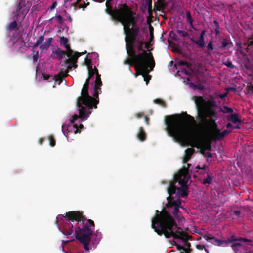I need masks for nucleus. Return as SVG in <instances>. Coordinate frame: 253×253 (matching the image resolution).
<instances>
[{"label":"nucleus","mask_w":253,"mask_h":253,"mask_svg":"<svg viewBox=\"0 0 253 253\" xmlns=\"http://www.w3.org/2000/svg\"><path fill=\"white\" fill-rule=\"evenodd\" d=\"M64 218L60 227V231L65 235H70L75 226L76 238L84 245V250L88 251V246L93 232L91 228L95 227L94 221L91 219H86L83 213L79 211L66 212Z\"/></svg>","instance_id":"f257e3e1"},{"label":"nucleus","mask_w":253,"mask_h":253,"mask_svg":"<svg viewBox=\"0 0 253 253\" xmlns=\"http://www.w3.org/2000/svg\"><path fill=\"white\" fill-rule=\"evenodd\" d=\"M187 169L184 168L179 174H175L173 181L169 182L167 188L169 196L167 198L168 202L166 206L169 211L173 208V210L171 211L172 213L179 222L183 218L179 211V208L183 207L181 205L182 200L179 195L185 198L187 197L189 193L187 183L189 176H187Z\"/></svg>","instance_id":"f03ea898"},{"label":"nucleus","mask_w":253,"mask_h":253,"mask_svg":"<svg viewBox=\"0 0 253 253\" xmlns=\"http://www.w3.org/2000/svg\"><path fill=\"white\" fill-rule=\"evenodd\" d=\"M106 12L123 26L124 32H127L132 40H134L140 31V26L136 20V13L126 4L119 5L118 8L113 10L110 5L106 6Z\"/></svg>","instance_id":"7ed1b4c3"},{"label":"nucleus","mask_w":253,"mask_h":253,"mask_svg":"<svg viewBox=\"0 0 253 253\" xmlns=\"http://www.w3.org/2000/svg\"><path fill=\"white\" fill-rule=\"evenodd\" d=\"M185 118L180 114L168 116L166 118V130L170 137L177 141L188 139L190 126L196 122L194 118L185 112Z\"/></svg>","instance_id":"20e7f679"},{"label":"nucleus","mask_w":253,"mask_h":253,"mask_svg":"<svg viewBox=\"0 0 253 253\" xmlns=\"http://www.w3.org/2000/svg\"><path fill=\"white\" fill-rule=\"evenodd\" d=\"M195 103L197 117L202 125L213 130V133L219 130L216 122L218 113L215 108L218 107V105L213 98L206 101L202 96L195 97Z\"/></svg>","instance_id":"39448f33"},{"label":"nucleus","mask_w":253,"mask_h":253,"mask_svg":"<svg viewBox=\"0 0 253 253\" xmlns=\"http://www.w3.org/2000/svg\"><path fill=\"white\" fill-rule=\"evenodd\" d=\"M126 40V48L129 58L126 62L127 64L135 65L136 75H139L143 76L146 72L148 73L155 67V64L153 55L151 52L147 53L146 51L137 54L132 43H128Z\"/></svg>","instance_id":"423d86ee"},{"label":"nucleus","mask_w":253,"mask_h":253,"mask_svg":"<svg viewBox=\"0 0 253 253\" xmlns=\"http://www.w3.org/2000/svg\"><path fill=\"white\" fill-rule=\"evenodd\" d=\"M159 225L161 230H158L157 232L159 235L164 234L166 238L172 237L174 239H181L184 241L187 249L190 248L191 244L188 241L191 239L192 236L184 232L181 228L178 227L176 221L164 212L161 217Z\"/></svg>","instance_id":"0eeeda50"},{"label":"nucleus","mask_w":253,"mask_h":253,"mask_svg":"<svg viewBox=\"0 0 253 253\" xmlns=\"http://www.w3.org/2000/svg\"><path fill=\"white\" fill-rule=\"evenodd\" d=\"M89 85L87 84H84L81 91V95L77 99V106L78 108L79 115L74 114L72 116V119L70 120L72 124H74L78 118L82 120L86 119L91 113V111H88L87 109L89 99H93L92 97L89 95Z\"/></svg>","instance_id":"6e6552de"},{"label":"nucleus","mask_w":253,"mask_h":253,"mask_svg":"<svg viewBox=\"0 0 253 253\" xmlns=\"http://www.w3.org/2000/svg\"><path fill=\"white\" fill-rule=\"evenodd\" d=\"M102 85V82L101 79V75L100 74L97 75V77L94 81V84L93 86V93L92 94V100L89 99L88 104L87 107V109L88 111H91L92 109H96L97 108V104L99 102V94L101 93V87Z\"/></svg>","instance_id":"1a4fd4ad"},{"label":"nucleus","mask_w":253,"mask_h":253,"mask_svg":"<svg viewBox=\"0 0 253 253\" xmlns=\"http://www.w3.org/2000/svg\"><path fill=\"white\" fill-rule=\"evenodd\" d=\"M204 238L207 241L215 245L218 246H228L229 244L239 242H250V240L245 238H236L234 235L231 236L227 240L218 239L215 237L211 236L210 235H205Z\"/></svg>","instance_id":"9d476101"},{"label":"nucleus","mask_w":253,"mask_h":253,"mask_svg":"<svg viewBox=\"0 0 253 253\" xmlns=\"http://www.w3.org/2000/svg\"><path fill=\"white\" fill-rule=\"evenodd\" d=\"M140 25V24H139ZM140 27V26H139ZM140 32V31H139ZM125 34L126 35L125 38L126 37L127 38V42L128 43H132L133 45L134 49L136 50L137 49L139 52L145 51L143 49V46L145 45V48L146 49H148L149 45L147 42H145L144 37L143 35H139V33H138V35L135 37V39L132 40L131 38L128 36L127 32H124ZM147 52V51H146Z\"/></svg>","instance_id":"9b49d317"},{"label":"nucleus","mask_w":253,"mask_h":253,"mask_svg":"<svg viewBox=\"0 0 253 253\" xmlns=\"http://www.w3.org/2000/svg\"><path fill=\"white\" fill-rule=\"evenodd\" d=\"M31 6L32 2L30 0H20L16 11L13 12L15 14L14 18L17 20H23Z\"/></svg>","instance_id":"f8f14e48"},{"label":"nucleus","mask_w":253,"mask_h":253,"mask_svg":"<svg viewBox=\"0 0 253 253\" xmlns=\"http://www.w3.org/2000/svg\"><path fill=\"white\" fill-rule=\"evenodd\" d=\"M168 210L163 209L161 211H159L158 210L156 211V215L155 217L152 218L151 220V226L153 229H154L155 231L157 233V232H158V230H161V227H160L159 224L160 223V218L162 215V213L164 212V213H167L169 216H170L174 221H176V220L177 219L175 218V216L173 215L172 216L171 214L170 213V212H171V211L173 210V209H171V211H169V209L167 208Z\"/></svg>","instance_id":"ddd939ff"},{"label":"nucleus","mask_w":253,"mask_h":253,"mask_svg":"<svg viewBox=\"0 0 253 253\" xmlns=\"http://www.w3.org/2000/svg\"><path fill=\"white\" fill-rule=\"evenodd\" d=\"M252 241L233 243L231 247L235 253H249L251 250Z\"/></svg>","instance_id":"4468645a"},{"label":"nucleus","mask_w":253,"mask_h":253,"mask_svg":"<svg viewBox=\"0 0 253 253\" xmlns=\"http://www.w3.org/2000/svg\"><path fill=\"white\" fill-rule=\"evenodd\" d=\"M85 53L86 51L84 52H74V53H72L71 56H68V59L64 61V63L65 64H71L72 68L75 69L78 67L77 62L79 57Z\"/></svg>","instance_id":"2eb2a0df"},{"label":"nucleus","mask_w":253,"mask_h":253,"mask_svg":"<svg viewBox=\"0 0 253 253\" xmlns=\"http://www.w3.org/2000/svg\"><path fill=\"white\" fill-rule=\"evenodd\" d=\"M66 55L68 57V53L66 51H64L59 47L52 50V53L50 56L52 59H58L61 60L64 55Z\"/></svg>","instance_id":"dca6fc26"},{"label":"nucleus","mask_w":253,"mask_h":253,"mask_svg":"<svg viewBox=\"0 0 253 253\" xmlns=\"http://www.w3.org/2000/svg\"><path fill=\"white\" fill-rule=\"evenodd\" d=\"M206 32L205 30H202L197 40H195L193 38H190L191 42L197 45L200 48H203L205 46V36Z\"/></svg>","instance_id":"f3484780"},{"label":"nucleus","mask_w":253,"mask_h":253,"mask_svg":"<svg viewBox=\"0 0 253 253\" xmlns=\"http://www.w3.org/2000/svg\"><path fill=\"white\" fill-rule=\"evenodd\" d=\"M68 39L67 38L64 36L60 37V43L61 45H63L68 53V56H71L72 53H74V51L71 49L70 45L68 44Z\"/></svg>","instance_id":"a211bd4d"},{"label":"nucleus","mask_w":253,"mask_h":253,"mask_svg":"<svg viewBox=\"0 0 253 253\" xmlns=\"http://www.w3.org/2000/svg\"><path fill=\"white\" fill-rule=\"evenodd\" d=\"M232 130L228 131L227 130H224L222 132H220V130H218L217 132H215L212 134V139L213 140H219L223 138L229 133H231Z\"/></svg>","instance_id":"6ab92c4d"},{"label":"nucleus","mask_w":253,"mask_h":253,"mask_svg":"<svg viewBox=\"0 0 253 253\" xmlns=\"http://www.w3.org/2000/svg\"><path fill=\"white\" fill-rule=\"evenodd\" d=\"M227 119L229 121L232 122L234 124H241L243 121L239 117V114L237 113H232L227 116Z\"/></svg>","instance_id":"aec40b11"},{"label":"nucleus","mask_w":253,"mask_h":253,"mask_svg":"<svg viewBox=\"0 0 253 253\" xmlns=\"http://www.w3.org/2000/svg\"><path fill=\"white\" fill-rule=\"evenodd\" d=\"M194 151L195 150L192 148L186 149L185 150V156L183 158L182 162L183 163H187V162L190 159Z\"/></svg>","instance_id":"412c9836"},{"label":"nucleus","mask_w":253,"mask_h":253,"mask_svg":"<svg viewBox=\"0 0 253 253\" xmlns=\"http://www.w3.org/2000/svg\"><path fill=\"white\" fill-rule=\"evenodd\" d=\"M53 39L52 38H48L46 39V41L44 42L43 44L41 45L40 46V49L42 52L44 51V50H47L48 48L52 44Z\"/></svg>","instance_id":"4be33fe9"},{"label":"nucleus","mask_w":253,"mask_h":253,"mask_svg":"<svg viewBox=\"0 0 253 253\" xmlns=\"http://www.w3.org/2000/svg\"><path fill=\"white\" fill-rule=\"evenodd\" d=\"M138 139L141 141H144L146 139V134L143 130L142 127L139 129V132L137 134Z\"/></svg>","instance_id":"5701e85b"},{"label":"nucleus","mask_w":253,"mask_h":253,"mask_svg":"<svg viewBox=\"0 0 253 253\" xmlns=\"http://www.w3.org/2000/svg\"><path fill=\"white\" fill-rule=\"evenodd\" d=\"M246 45L247 52H249L250 50L253 51V36L251 37L247 41Z\"/></svg>","instance_id":"b1692460"},{"label":"nucleus","mask_w":253,"mask_h":253,"mask_svg":"<svg viewBox=\"0 0 253 253\" xmlns=\"http://www.w3.org/2000/svg\"><path fill=\"white\" fill-rule=\"evenodd\" d=\"M186 21L188 23H189L190 25V27L192 28L193 29L195 30V28L194 27L193 22V19L192 18V16L191 15L190 12L189 10L186 11Z\"/></svg>","instance_id":"393cba45"},{"label":"nucleus","mask_w":253,"mask_h":253,"mask_svg":"<svg viewBox=\"0 0 253 253\" xmlns=\"http://www.w3.org/2000/svg\"><path fill=\"white\" fill-rule=\"evenodd\" d=\"M66 76H65V74L63 73H59L58 74L55 75L54 78L56 81H59L58 84H60L63 81L64 78Z\"/></svg>","instance_id":"a878e982"},{"label":"nucleus","mask_w":253,"mask_h":253,"mask_svg":"<svg viewBox=\"0 0 253 253\" xmlns=\"http://www.w3.org/2000/svg\"><path fill=\"white\" fill-rule=\"evenodd\" d=\"M221 47L223 48H225L227 46H228L229 45L231 44V42L230 40L227 39V38H223L222 41H221Z\"/></svg>","instance_id":"bb28decb"},{"label":"nucleus","mask_w":253,"mask_h":253,"mask_svg":"<svg viewBox=\"0 0 253 253\" xmlns=\"http://www.w3.org/2000/svg\"><path fill=\"white\" fill-rule=\"evenodd\" d=\"M220 111L223 113H232L234 110L232 108L227 106H223L222 107L220 108Z\"/></svg>","instance_id":"cd10ccee"},{"label":"nucleus","mask_w":253,"mask_h":253,"mask_svg":"<svg viewBox=\"0 0 253 253\" xmlns=\"http://www.w3.org/2000/svg\"><path fill=\"white\" fill-rule=\"evenodd\" d=\"M44 37L43 35L41 36L39 39L37 40L33 46V48H36L40 44L42 43L44 41Z\"/></svg>","instance_id":"c85d7f7f"},{"label":"nucleus","mask_w":253,"mask_h":253,"mask_svg":"<svg viewBox=\"0 0 253 253\" xmlns=\"http://www.w3.org/2000/svg\"><path fill=\"white\" fill-rule=\"evenodd\" d=\"M212 180H213V177L208 174L207 177L203 179L202 183L203 184H211Z\"/></svg>","instance_id":"c756f323"},{"label":"nucleus","mask_w":253,"mask_h":253,"mask_svg":"<svg viewBox=\"0 0 253 253\" xmlns=\"http://www.w3.org/2000/svg\"><path fill=\"white\" fill-rule=\"evenodd\" d=\"M219 24L217 21L214 20L213 21V28L215 31L216 36L219 35L220 32L219 31Z\"/></svg>","instance_id":"7c9ffc66"},{"label":"nucleus","mask_w":253,"mask_h":253,"mask_svg":"<svg viewBox=\"0 0 253 253\" xmlns=\"http://www.w3.org/2000/svg\"><path fill=\"white\" fill-rule=\"evenodd\" d=\"M88 70V76H90L91 79L96 74V77H97V74H99L97 69L95 67L94 69L92 68H89Z\"/></svg>","instance_id":"2f4dec72"},{"label":"nucleus","mask_w":253,"mask_h":253,"mask_svg":"<svg viewBox=\"0 0 253 253\" xmlns=\"http://www.w3.org/2000/svg\"><path fill=\"white\" fill-rule=\"evenodd\" d=\"M14 21L11 22L8 25V29L10 30H13L16 28H17V21H18L17 20H15L14 18Z\"/></svg>","instance_id":"473e14b6"},{"label":"nucleus","mask_w":253,"mask_h":253,"mask_svg":"<svg viewBox=\"0 0 253 253\" xmlns=\"http://www.w3.org/2000/svg\"><path fill=\"white\" fill-rule=\"evenodd\" d=\"M73 127L75 128V130L74 131V133L77 134L78 133L80 132V129H82L84 127V126L82 124H80L79 126H78V124H74L73 125Z\"/></svg>","instance_id":"72a5a7b5"},{"label":"nucleus","mask_w":253,"mask_h":253,"mask_svg":"<svg viewBox=\"0 0 253 253\" xmlns=\"http://www.w3.org/2000/svg\"><path fill=\"white\" fill-rule=\"evenodd\" d=\"M154 102L157 104L161 105L163 107H166V103L163 100L161 99H156L154 100Z\"/></svg>","instance_id":"f704fd0d"},{"label":"nucleus","mask_w":253,"mask_h":253,"mask_svg":"<svg viewBox=\"0 0 253 253\" xmlns=\"http://www.w3.org/2000/svg\"><path fill=\"white\" fill-rule=\"evenodd\" d=\"M203 150H208V151H211V146L210 142H207L203 144Z\"/></svg>","instance_id":"c9c22d12"},{"label":"nucleus","mask_w":253,"mask_h":253,"mask_svg":"<svg viewBox=\"0 0 253 253\" xmlns=\"http://www.w3.org/2000/svg\"><path fill=\"white\" fill-rule=\"evenodd\" d=\"M48 139L50 141V145L51 147H54L55 145L56 144V141L52 135H49L48 137Z\"/></svg>","instance_id":"e433bc0d"},{"label":"nucleus","mask_w":253,"mask_h":253,"mask_svg":"<svg viewBox=\"0 0 253 253\" xmlns=\"http://www.w3.org/2000/svg\"><path fill=\"white\" fill-rule=\"evenodd\" d=\"M144 80L146 82V85L148 84V82L151 79V76L149 75L148 73H146V72L143 75Z\"/></svg>","instance_id":"4c0bfd02"},{"label":"nucleus","mask_w":253,"mask_h":253,"mask_svg":"<svg viewBox=\"0 0 253 253\" xmlns=\"http://www.w3.org/2000/svg\"><path fill=\"white\" fill-rule=\"evenodd\" d=\"M149 30L150 35V41H152L153 40L154 37L153 34L154 28L152 27L151 25H150L149 26Z\"/></svg>","instance_id":"58836bf2"},{"label":"nucleus","mask_w":253,"mask_h":253,"mask_svg":"<svg viewBox=\"0 0 253 253\" xmlns=\"http://www.w3.org/2000/svg\"><path fill=\"white\" fill-rule=\"evenodd\" d=\"M55 18L57 22L60 25H62L63 24V19L61 15H56L55 16Z\"/></svg>","instance_id":"ea45409f"},{"label":"nucleus","mask_w":253,"mask_h":253,"mask_svg":"<svg viewBox=\"0 0 253 253\" xmlns=\"http://www.w3.org/2000/svg\"><path fill=\"white\" fill-rule=\"evenodd\" d=\"M207 49L209 51H212L213 50V46L212 43V41L211 40L209 41L207 46Z\"/></svg>","instance_id":"a19ab883"},{"label":"nucleus","mask_w":253,"mask_h":253,"mask_svg":"<svg viewBox=\"0 0 253 253\" xmlns=\"http://www.w3.org/2000/svg\"><path fill=\"white\" fill-rule=\"evenodd\" d=\"M223 64L226 65L227 67L230 68L231 69H234L235 67L232 64V62L230 60H228L225 62H224Z\"/></svg>","instance_id":"79ce46f5"},{"label":"nucleus","mask_w":253,"mask_h":253,"mask_svg":"<svg viewBox=\"0 0 253 253\" xmlns=\"http://www.w3.org/2000/svg\"><path fill=\"white\" fill-rule=\"evenodd\" d=\"M178 65L180 66H186L188 68H189L191 66V64L190 63L183 60L179 61L178 62Z\"/></svg>","instance_id":"37998d69"},{"label":"nucleus","mask_w":253,"mask_h":253,"mask_svg":"<svg viewBox=\"0 0 253 253\" xmlns=\"http://www.w3.org/2000/svg\"><path fill=\"white\" fill-rule=\"evenodd\" d=\"M84 61L85 64L87 66L88 69L92 68L91 59H88L86 57Z\"/></svg>","instance_id":"c03bdc74"},{"label":"nucleus","mask_w":253,"mask_h":253,"mask_svg":"<svg viewBox=\"0 0 253 253\" xmlns=\"http://www.w3.org/2000/svg\"><path fill=\"white\" fill-rule=\"evenodd\" d=\"M177 33L181 35L183 37H187L188 35V34L187 32L180 30H177Z\"/></svg>","instance_id":"a18cd8bd"},{"label":"nucleus","mask_w":253,"mask_h":253,"mask_svg":"<svg viewBox=\"0 0 253 253\" xmlns=\"http://www.w3.org/2000/svg\"><path fill=\"white\" fill-rule=\"evenodd\" d=\"M201 153L203 155H204L205 157H208V158H211L212 157V154L210 152H205L204 150H201Z\"/></svg>","instance_id":"49530a36"},{"label":"nucleus","mask_w":253,"mask_h":253,"mask_svg":"<svg viewBox=\"0 0 253 253\" xmlns=\"http://www.w3.org/2000/svg\"><path fill=\"white\" fill-rule=\"evenodd\" d=\"M175 245L176 246L177 249L179 251L181 250H183L185 252H187V251H188V249H187L185 247L182 246L179 244H176Z\"/></svg>","instance_id":"de8ad7c7"},{"label":"nucleus","mask_w":253,"mask_h":253,"mask_svg":"<svg viewBox=\"0 0 253 253\" xmlns=\"http://www.w3.org/2000/svg\"><path fill=\"white\" fill-rule=\"evenodd\" d=\"M64 16L66 17L67 21L70 23L72 22V18L71 16L69 14H68L66 11H65Z\"/></svg>","instance_id":"09e8293b"},{"label":"nucleus","mask_w":253,"mask_h":253,"mask_svg":"<svg viewBox=\"0 0 253 253\" xmlns=\"http://www.w3.org/2000/svg\"><path fill=\"white\" fill-rule=\"evenodd\" d=\"M38 57H39V52L37 51L36 53L33 56V61L34 63L38 61Z\"/></svg>","instance_id":"8fccbe9b"},{"label":"nucleus","mask_w":253,"mask_h":253,"mask_svg":"<svg viewBox=\"0 0 253 253\" xmlns=\"http://www.w3.org/2000/svg\"><path fill=\"white\" fill-rule=\"evenodd\" d=\"M89 4H90L89 2H87L84 3L83 4H80L79 8H82L83 10H84L85 8H86L87 6H88L89 5Z\"/></svg>","instance_id":"3c124183"},{"label":"nucleus","mask_w":253,"mask_h":253,"mask_svg":"<svg viewBox=\"0 0 253 253\" xmlns=\"http://www.w3.org/2000/svg\"><path fill=\"white\" fill-rule=\"evenodd\" d=\"M72 66L71 65V64H69V65L67 66V69L65 71V73H64L65 74V76H68V73L72 70Z\"/></svg>","instance_id":"603ef678"},{"label":"nucleus","mask_w":253,"mask_h":253,"mask_svg":"<svg viewBox=\"0 0 253 253\" xmlns=\"http://www.w3.org/2000/svg\"><path fill=\"white\" fill-rule=\"evenodd\" d=\"M193 86L195 88L198 89L200 90H202L204 89V87L202 85H193Z\"/></svg>","instance_id":"864d4df0"},{"label":"nucleus","mask_w":253,"mask_h":253,"mask_svg":"<svg viewBox=\"0 0 253 253\" xmlns=\"http://www.w3.org/2000/svg\"><path fill=\"white\" fill-rule=\"evenodd\" d=\"M190 165H191V164H190L187 163V167H185V166H184V167H183L182 168V169H180V170H179V172H178L177 174H179L180 173V171H181V170H183V169H184V168H185V169H187V170H188V173H189V167H190ZM187 176H188V173H187Z\"/></svg>","instance_id":"5fc2aeb1"},{"label":"nucleus","mask_w":253,"mask_h":253,"mask_svg":"<svg viewBox=\"0 0 253 253\" xmlns=\"http://www.w3.org/2000/svg\"><path fill=\"white\" fill-rule=\"evenodd\" d=\"M227 92H226L224 94H221L218 95V97L223 100V99H224L227 97Z\"/></svg>","instance_id":"6e6d98bb"},{"label":"nucleus","mask_w":253,"mask_h":253,"mask_svg":"<svg viewBox=\"0 0 253 253\" xmlns=\"http://www.w3.org/2000/svg\"><path fill=\"white\" fill-rule=\"evenodd\" d=\"M197 168L198 169H202L203 170H206V169L208 168V166L204 165L202 167H200L199 166H198Z\"/></svg>","instance_id":"4d7b16f0"},{"label":"nucleus","mask_w":253,"mask_h":253,"mask_svg":"<svg viewBox=\"0 0 253 253\" xmlns=\"http://www.w3.org/2000/svg\"><path fill=\"white\" fill-rule=\"evenodd\" d=\"M241 213V211L240 210H236L234 211L233 212V215L235 216H238Z\"/></svg>","instance_id":"13d9d810"},{"label":"nucleus","mask_w":253,"mask_h":253,"mask_svg":"<svg viewBox=\"0 0 253 253\" xmlns=\"http://www.w3.org/2000/svg\"><path fill=\"white\" fill-rule=\"evenodd\" d=\"M196 248L199 250H202L205 249V246L203 245H197Z\"/></svg>","instance_id":"bf43d9fd"},{"label":"nucleus","mask_w":253,"mask_h":253,"mask_svg":"<svg viewBox=\"0 0 253 253\" xmlns=\"http://www.w3.org/2000/svg\"><path fill=\"white\" fill-rule=\"evenodd\" d=\"M248 89L249 91H251L252 93L253 94V85L251 84L249 85H248Z\"/></svg>","instance_id":"052dcab7"},{"label":"nucleus","mask_w":253,"mask_h":253,"mask_svg":"<svg viewBox=\"0 0 253 253\" xmlns=\"http://www.w3.org/2000/svg\"><path fill=\"white\" fill-rule=\"evenodd\" d=\"M57 4V2H56V1L53 2L52 5H51V6H50V9L51 10L54 9L56 7V6Z\"/></svg>","instance_id":"680f3d73"},{"label":"nucleus","mask_w":253,"mask_h":253,"mask_svg":"<svg viewBox=\"0 0 253 253\" xmlns=\"http://www.w3.org/2000/svg\"><path fill=\"white\" fill-rule=\"evenodd\" d=\"M226 127L227 128H233V125H232V124L231 123H228L226 125Z\"/></svg>","instance_id":"e2e57ef3"},{"label":"nucleus","mask_w":253,"mask_h":253,"mask_svg":"<svg viewBox=\"0 0 253 253\" xmlns=\"http://www.w3.org/2000/svg\"><path fill=\"white\" fill-rule=\"evenodd\" d=\"M91 79L90 76H88V78L86 79L85 84H87L89 85V81Z\"/></svg>","instance_id":"0e129e2a"},{"label":"nucleus","mask_w":253,"mask_h":253,"mask_svg":"<svg viewBox=\"0 0 253 253\" xmlns=\"http://www.w3.org/2000/svg\"><path fill=\"white\" fill-rule=\"evenodd\" d=\"M146 2L148 3L149 9H151L152 7V0H151V1H148Z\"/></svg>","instance_id":"69168bd1"},{"label":"nucleus","mask_w":253,"mask_h":253,"mask_svg":"<svg viewBox=\"0 0 253 253\" xmlns=\"http://www.w3.org/2000/svg\"><path fill=\"white\" fill-rule=\"evenodd\" d=\"M144 118H145V122L146 123V124L147 125H148L149 124V118L147 116H145Z\"/></svg>","instance_id":"338daca9"},{"label":"nucleus","mask_w":253,"mask_h":253,"mask_svg":"<svg viewBox=\"0 0 253 253\" xmlns=\"http://www.w3.org/2000/svg\"><path fill=\"white\" fill-rule=\"evenodd\" d=\"M144 114L143 113H139L138 114H136V116L138 118H141L142 117V116H143Z\"/></svg>","instance_id":"774afa93"}]
</instances>
